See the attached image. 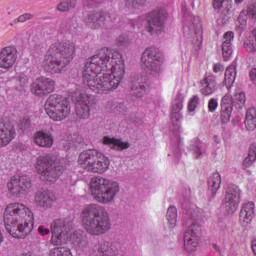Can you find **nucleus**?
Returning <instances> with one entry per match:
<instances>
[{"mask_svg": "<svg viewBox=\"0 0 256 256\" xmlns=\"http://www.w3.org/2000/svg\"><path fill=\"white\" fill-rule=\"evenodd\" d=\"M125 77V61L119 50L102 48L85 64L82 81L93 93L115 91Z\"/></svg>", "mask_w": 256, "mask_h": 256, "instance_id": "f257e3e1", "label": "nucleus"}, {"mask_svg": "<svg viewBox=\"0 0 256 256\" xmlns=\"http://www.w3.org/2000/svg\"><path fill=\"white\" fill-rule=\"evenodd\" d=\"M33 212L23 203H10L4 211L6 230L15 239H25L33 231Z\"/></svg>", "mask_w": 256, "mask_h": 256, "instance_id": "f03ea898", "label": "nucleus"}, {"mask_svg": "<svg viewBox=\"0 0 256 256\" xmlns=\"http://www.w3.org/2000/svg\"><path fill=\"white\" fill-rule=\"evenodd\" d=\"M82 225L92 237H99L111 231V217L109 212L98 204L86 206L81 213Z\"/></svg>", "mask_w": 256, "mask_h": 256, "instance_id": "7ed1b4c3", "label": "nucleus"}, {"mask_svg": "<svg viewBox=\"0 0 256 256\" xmlns=\"http://www.w3.org/2000/svg\"><path fill=\"white\" fill-rule=\"evenodd\" d=\"M76 46L73 42H58L52 44L43 61L47 73L55 75L61 73L73 59H75Z\"/></svg>", "mask_w": 256, "mask_h": 256, "instance_id": "20e7f679", "label": "nucleus"}, {"mask_svg": "<svg viewBox=\"0 0 256 256\" xmlns=\"http://www.w3.org/2000/svg\"><path fill=\"white\" fill-rule=\"evenodd\" d=\"M91 195L95 201L103 205H109L115 201V197L121 191L119 182L103 176H95L90 180Z\"/></svg>", "mask_w": 256, "mask_h": 256, "instance_id": "39448f33", "label": "nucleus"}, {"mask_svg": "<svg viewBox=\"0 0 256 256\" xmlns=\"http://www.w3.org/2000/svg\"><path fill=\"white\" fill-rule=\"evenodd\" d=\"M78 163L82 169L89 173L103 175L109 171L111 160L97 149H89L80 153Z\"/></svg>", "mask_w": 256, "mask_h": 256, "instance_id": "423d86ee", "label": "nucleus"}, {"mask_svg": "<svg viewBox=\"0 0 256 256\" xmlns=\"http://www.w3.org/2000/svg\"><path fill=\"white\" fill-rule=\"evenodd\" d=\"M36 171L40 175L42 181H48V183H55L63 172L65 167L55 160V157L51 154L40 155L36 160Z\"/></svg>", "mask_w": 256, "mask_h": 256, "instance_id": "0eeeda50", "label": "nucleus"}, {"mask_svg": "<svg viewBox=\"0 0 256 256\" xmlns=\"http://www.w3.org/2000/svg\"><path fill=\"white\" fill-rule=\"evenodd\" d=\"M45 109L52 121H63L71 113V102L59 94H53L46 100Z\"/></svg>", "mask_w": 256, "mask_h": 256, "instance_id": "6e6552de", "label": "nucleus"}, {"mask_svg": "<svg viewBox=\"0 0 256 256\" xmlns=\"http://www.w3.org/2000/svg\"><path fill=\"white\" fill-rule=\"evenodd\" d=\"M168 19L169 12H167L166 8L158 7L152 10L147 16V32L150 35H161V33H165Z\"/></svg>", "mask_w": 256, "mask_h": 256, "instance_id": "1a4fd4ad", "label": "nucleus"}, {"mask_svg": "<svg viewBox=\"0 0 256 256\" xmlns=\"http://www.w3.org/2000/svg\"><path fill=\"white\" fill-rule=\"evenodd\" d=\"M73 222L69 218L56 219L51 224V244L55 246L63 245L69 239V233Z\"/></svg>", "mask_w": 256, "mask_h": 256, "instance_id": "9d476101", "label": "nucleus"}, {"mask_svg": "<svg viewBox=\"0 0 256 256\" xmlns=\"http://www.w3.org/2000/svg\"><path fill=\"white\" fill-rule=\"evenodd\" d=\"M141 63L143 67L150 71L151 75H159L163 71L161 67L163 57H161L159 49L155 47H149L142 53Z\"/></svg>", "mask_w": 256, "mask_h": 256, "instance_id": "9b49d317", "label": "nucleus"}, {"mask_svg": "<svg viewBox=\"0 0 256 256\" xmlns=\"http://www.w3.org/2000/svg\"><path fill=\"white\" fill-rule=\"evenodd\" d=\"M72 101L75 102V111L78 119L87 120L91 117L93 97L79 90L72 93Z\"/></svg>", "mask_w": 256, "mask_h": 256, "instance_id": "f8f14e48", "label": "nucleus"}, {"mask_svg": "<svg viewBox=\"0 0 256 256\" xmlns=\"http://www.w3.org/2000/svg\"><path fill=\"white\" fill-rule=\"evenodd\" d=\"M201 243V225L193 222L184 233V250L187 253H195Z\"/></svg>", "mask_w": 256, "mask_h": 256, "instance_id": "ddd939ff", "label": "nucleus"}, {"mask_svg": "<svg viewBox=\"0 0 256 256\" xmlns=\"http://www.w3.org/2000/svg\"><path fill=\"white\" fill-rule=\"evenodd\" d=\"M111 14L105 10H92L89 11L84 19L85 25L92 29V31H97L106 27L109 23Z\"/></svg>", "mask_w": 256, "mask_h": 256, "instance_id": "4468645a", "label": "nucleus"}, {"mask_svg": "<svg viewBox=\"0 0 256 256\" xmlns=\"http://www.w3.org/2000/svg\"><path fill=\"white\" fill-rule=\"evenodd\" d=\"M8 191L14 197H21L31 189V178L26 175L13 176L7 183Z\"/></svg>", "mask_w": 256, "mask_h": 256, "instance_id": "2eb2a0df", "label": "nucleus"}, {"mask_svg": "<svg viewBox=\"0 0 256 256\" xmlns=\"http://www.w3.org/2000/svg\"><path fill=\"white\" fill-rule=\"evenodd\" d=\"M241 201V189L237 185H231L226 190V195L223 200V207L228 215L235 213L239 209Z\"/></svg>", "mask_w": 256, "mask_h": 256, "instance_id": "dca6fc26", "label": "nucleus"}, {"mask_svg": "<svg viewBox=\"0 0 256 256\" xmlns=\"http://www.w3.org/2000/svg\"><path fill=\"white\" fill-rule=\"evenodd\" d=\"M149 78L142 74H134L129 82V88L135 97H144L149 89Z\"/></svg>", "mask_w": 256, "mask_h": 256, "instance_id": "f3484780", "label": "nucleus"}, {"mask_svg": "<svg viewBox=\"0 0 256 256\" xmlns=\"http://www.w3.org/2000/svg\"><path fill=\"white\" fill-rule=\"evenodd\" d=\"M31 91L37 97H45L55 91V81L51 78L40 77L33 82Z\"/></svg>", "mask_w": 256, "mask_h": 256, "instance_id": "a211bd4d", "label": "nucleus"}, {"mask_svg": "<svg viewBox=\"0 0 256 256\" xmlns=\"http://www.w3.org/2000/svg\"><path fill=\"white\" fill-rule=\"evenodd\" d=\"M17 63V48L15 46H6L0 50V69L9 71Z\"/></svg>", "mask_w": 256, "mask_h": 256, "instance_id": "6ab92c4d", "label": "nucleus"}, {"mask_svg": "<svg viewBox=\"0 0 256 256\" xmlns=\"http://www.w3.org/2000/svg\"><path fill=\"white\" fill-rule=\"evenodd\" d=\"M183 94L178 93L176 99L172 102V125L176 129H181V121H183V115H181V109H183Z\"/></svg>", "mask_w": 256, "mask_h": 256, "instance_id": "aec40b11", "label": "nucleus"}, {"mask_svg": "<svg viewBox=\"0 0 256 256\" xmlns=\"http://www.w3.org/2000/svg\"><path fill=\"white\" fill-rule=\"evenodd\" d=\"M70 241L77 251L89 249V239L83 230H76L71 236Z\"/></svg>", "mask_w": 256, "mask_h": 256, "instance_id": "412c9836", "label": "nucleus"}, {"mask_svg": "<svg viewBox=\"0 0 256 256\" xmlns=\"http://www.w3.org/2000/svg\"><path fill=\"white\" fill-rule=\"evenodd\" d=\"M15 127L9 123L0 122V147H6L15 139Z\"/></svg>", "mask_w": 256, "mask_h": 256, "instance_id": "4be33fe9", "label": "nucleus"}, {"mask_svg": "<svg viewBox=\"0 0 256 256\" xmlns=\"http://www.w3.org/2000/svg\"><path fill=\"white\" fill-rule=\"evenodd\" d=\"M55 194L50 191L37 192L35 195V203L43 209H51L55 203Z\"/></svg>", "mask_w": 256, "mask_h": 256, "instance_id": "5701e85b", "label": "nucleus"}, {"mask_svg": "<svg viewBox=\"0 0 256 256\" xmlns=\"http://www.w3.org/2000/svg\"><path fill=\"white\" fill-rule=\"evenodd\" d=\"M221 115L222 123H229L231 121V113H233V106L231 105V94L226 93L221 100Z\"/></svg>", "mask_w": 256, "mask_h": 256, "instance_id": "b1692460", "label": "nucleus"}, {"mask_svg": "<svg viewBox=\"0 0 256 256\" xmlns=\"http://www.w3.org/2000/svg\"><path fill=\"white\" fill-rule=\"evenodd\" d=\"M233 39H235V34L233 32L229 31L224 34L222 42V55L224 61H229L233 55Z\"/></svg>", "mask_w": 256, "mask_h": 256, "instance_id": "393cba45", "label": "nucleus"}, {"mask_svg": "<svg viewBox=\"0 0 256 256\" xmlns=\"http://www.w3.org/2000/svg\"><path fill=\"white\" fill-rule=\"evenodd\" d=\"M255 217V203L248 202L243 204L240 211V223L242 225H249Z\"/></svg>", "mask_w": 256, "mask_h": 256, "instance_id": "a878e982", "label": "nucleus"}, {"mask_svg": "<svg viewBox=\"0 0 256 256\" xmlns=\"http://www.w3.org/2000/svg\"><path fill=\"white\" fill-rule=\"evenodd\" d=\"M34 143L38 145V147H44L46 149H49L53 147V135L49 132L45 131H38L34 134Z\"/></svg>", "mask_w": 256, "mask_h": 256, "instance_id": "bb28decb", "label": "nucleus"}, {"mask_svg": "<svg viewBox=\"0 0 256 256\" xmlns=\"http://www.w3.org/2000/svg\"><path fill=\"white\" fill-rule=\"evenodd\" d=\"M237 77V62H232L230 66L226 68L224 74V83L228 89L229 95H231V87H233V83H235V79Z\"/></svg>", "mask_w": 256, "mask_h": 256, "instance_id": "cd10ccee", "label": "nucleus"}, {"mask_svg": "<svg viewBox=\"0 0 256 256\" xmlns=\"http://www.w3.org/2000/svg\"><path fill=\"white\" fill-rule=\"evenodd\" d=\"M103 145H107L113 151H124V149H129L130 145L129 142H123L120 139L112 138L109 136H104L102 138Z\"/></svg>", "mask_w": 256, "mask_h": 256, "instance_id": "c85d7f7f", "label": "nucleus"}, {"mask_svg": "<svg viewBox=\"0 0 256 256\" xmlns=\"http://www.w3.org/2000/svg\"><path fill=\"white\" fill-rule=\"evenodd\" d=\"M90 256H115V249H113L111 242L103 241L96 250L92 249Z\"/></svg>", "mask_w": 256, "mask_h": 256, "instance_id": "c756f323", "label": "nucleus"}, {"mask_svg": "<svg viewBox=\"0 0 256 256\" xmlns=\"http://www.w3.org/2000/svg\"><path fill=\"white\" fill-rule=\"evenodd\" d=\"M217 89V80L215 79L214 75L207 76L204 78L201 86V93L202 95L209 96L213 95Z\"/></svg>", "mask_w": 256, "mask_h": 256, "instance_id": "7c9ffc66", "label": "nucleus"}, {"mask_svg": "<svg viewBox=\"0 0 256 256\" xmlns=\"http://www.w3.org/2000/svg\"><path fill=\"white\" fill-rule=\"evenodd\" d=\"M192 24L190 26V31L192 35H195V43L199 45L203 41V30L201 29V20L199 17L191 16Z\"/></svg>", "mask_w": 256, "mask_h": 256, "instance_id": "2f4dec72", "label": "nucleus"}, {"mask_svg": "<svg viewBox=\"0 0 256 256\" xmlns=\"http://www.w3.org/2000/svg\"><path fill=\"white\" fill-rule=\"evenodd\" d=\"M208 189L210 193H212V197H215L219 189H221V174H219V172H215L210 176Z\"/></svg>", "mask_w": 256, "mask_h": 256, "instance_id": "473e14b6", "label": "nucleus"}, {"mask_svg": "<svg viewBox=\"0 0 256 256\" xmlns=\"http://www.w3.org/2000/svg\"><path fill=\"white\" fill-rule=\"evenodd\" d=\"M247 101V98L245 97V93L239 89H236L235 92H233V95H231V106L233 109L236 107V109H243L245 107V103Z\"/></svg>", "mask_w": 256, "mask_h": 256, "instance_id": "72a5a7b5", "label": "nucleus"}, {"mask_svg": "<svg viewBox=\"0 0 256 256\" xmlns=\"http://www.w3.org/2000/svg\"><path fill=\"white\" fill-rule=\"evenodd\" d=\"M190 151L194 159H201V156L207 151V146L203 142L196 140L191 143Z\"/></svg>", "mask_w": 256, "mask_h": 256, "instance_id": "f704fd0d", "label": "nucleus"}, {"mask_svg": "<svg viewBox=\"0 0 256 256\" xmlns=\"http://www.w3.org/2000/svg\"><path fill=\"white\" fill-rule=\"evenodd\" d=\"M213 8L219 9L224 15V17H227L229 15V11H231V8L233 7V3L229 0H212Z\"/></svg>", "mask_w": 256, "mask_h": 256, "instance_id": "c9c22d12", "label": "nucleus"}, {"mask_svg": "<svg viewBox=\"0 0 256 256\" xmlns=\"http://www.w3.org/2000/svg\"><path fill=\"white\" fill-rule=\"evenodd\" d=\"M245 127L248 131H255L256 129V109L250 108L246 111Z\"/></svg>", "mask_w": 256, "mask_h": 256, "instance_id": "e433bc0d", "label": "nucleus"}, {"mask_svg": "<svg viewBox=\"0 0 256 256\" xmlns=\"http://www.w3.org/2000/svg\"><path fill=\"white\" fill-rule=\"evenodd\" d=\"M256 161V144H252L250 146L248 156L244 159L242 167L243 169H249V167H253V163Z\"/></svg>", "mask_w": 256, "mask_h": 256, "instance_id": "4c0bfd02", "label": "nucleus"}, {"mask_svg": "<svg viewBox=\"0 0 256 256\" xmlns=\"http://www.w3.org/2000/svg\"><path fill=\"white\" fill-rule=\"evenodd\" d=\"M77 7V0H62L56 7L57 11L60 13H67V11H71V9H75Z\"/></svg>", "mask_w": 256, "mask_h": 256, "instance_id": "58836bf2", "label": "nucleus"}, {"mask_svg": "<svg viewBox=\"0 0 256 256\" xmlns=\"http://www.w3.org/2000/svg\"><path fill=\"white\" fill-rule=\"evenodd\" d=\"M126 9L130 11H137V9H141V7L145 6L147 0H124Z\"/></svg>", "mask_w": 256, "mask_h": 256, "instance_id": "ea45409f", "label": "nucleus"}, {"mask_svg": "<svg viewBox=\"0 0 256 256\" xmlns=\"http://www.w3.org/2000/svg\"><path fill=\"white\" fill-rule=\"evenodd\" d=\"M166 217L170 228L173 229V227L177 225V208L175 206H170L167 210Z\"/></svg>", "mask_w": 256, "mask_h": 256, "instance_id": "a19ab883", "label": "nucleus"}, {"mask_svg": "<svg viewBox=\"0 0 256 256\" xmlns=\"http://www.w3.org/2000/svg\"><path fill=\"white\" fill-rule=\"evenodd\" d=\"M243 15H247L248 19H251L252 21H256V5L250 4L247 8V11L244 10L240 13L239 19H241Z\"/></svg>", "mask_w": 256, "mask_h": 256, "instance_id": "79ce46f5", "label": "nucleus"}, {"mask_svg": "<svg viewBox=\"0 0 256 256\" xmlns=\"http://www.w3.org/2000/svg\"><path fill=\"white\" fill-rule=\"evenodd\" d=\"M118 47H129L131 45V39L127 34H122L116 39Z\"/></svg>", "mask_w": 256, "mask_h": 256, "instance_id": "37998d69", "label": "nucleus"}, {"mask_svg": "<svg viewBox=\"0 0 256 256\" xmlns=\"http://www.w3.org/2000/svg\"><path fill=\"white\" fill-rule=\"evenodd\" d=\"M16 83L20 85L19 89H25L29 85V77L25 73H21L16 77Z\"/></svg>", "mask_w": 256, "mask_h": 256, "instance_id": "c03bdc74", "label": "nucleus"}, {"mask_svg": "<svg viewBox=\"0 0 256 256\" xmlns=\"http://www.w3.org/2000/svg\"><path fill=\"white\" fill-rule=\"evenodd\" d=\"M244 48L248 53H256V40L254 38L247 39L244 42Z\"/></svg>", "mask_w": 256, "mask_h": 256, "instance_id": "a18cd8bd", "label": "nucleus"}, {"mask_svg": "<svg viewBox=\"0 0 256 256\" xmlns=\"http://www.w3.org/2000/svg\"><path fill=\"white\" fill-rule=\"evenodd\" d=\"M197 105H199V96L194 95L188 103V111L192 113V111H195L197 109Z\"/></svg>", "mask_w": 256, "mask_h": 256, "instance_id": "49530a36", "label": "nucleus"}, {"mask_svg": "<svg viewBox=\"0 0 256 256\" xmlns=\"http://www.w3.org/2000/svg\"><path fill=\"white\" fill-rule=\"evenodd\" d=\"M217 107H219V102H217V99H210L208 102V110L210 111V113H215Z\"/></svg>", "mask_w": 256, "mask_h": 256, "instance_id": "de8ad7c7", "label": "nucleus"}, {"mask_svg": "<svg viewBox=\"0 0 256 256\" xmlns=\"http://www.w3.org/2000/svg\"><path fill=\"white\" fill-rule=\"evenodd\" d=\"M19 128L22 131H27V129H31V120L29 118L22 119Z\"/></svg>", "mask_w": 256, "mask_h": 256, "instance_id": "09e8293b", "label": "nucleus"}, {"mask_svg": "<svg viewBox=\"0 0 256 256\" xmlns=\"http://www.w3.org/2000/svg\"><path fill=\"white\" fill-rule=\"evenodd\" d=\"M212 69L214 73H223V71H225V66L221 63H216L213 65Z\"/></svg>", "mask_w": 256, "mask_h": 256, "instance_id": "8fccbe9b", "label": "nucleus"}, {"mask_svg": "<svg viewBox=\"0 0 256 256\" xmlns=\"http://www.w3.org/2000/svg\"><path fill=\"white\" fill-rule=\"evenodd\" d=\"M38 233H40V235H42V237H45V235H49V233H51V230H49V228H47L45 226H39Z\"/></svg>", "mask_w": 256, "mask_h": 256, "instance_id": "3c124183", "label": "nucleus"}, {"mask_svg": "<svg viewBox=\"0 0 256 256\" xmlns=\"http://www.w3.org/2000/svg\"><path fill=\"white\" fill-rule=\"evenodd\" d=\"M249 75L251 81L256 85V68H252Z\"/></svg>", "mask_w": 256, "mask_h": 256, "instance_id": "603ef678", "label": "nucleus"}, {"mask_svg": "<svg viewBox=\"0 0 256 256\" xmlns=\"http://www.w3.org/2000/svg\"><path fill=\"white\" fill-rule=\"evenodd\" d=\"M29 19V14H24L18 17V22L19 23H25Z\"/></svg>", "mask_w": 256, "mask_h": 256, "instance_id": "864d4df0", "label": "nucleus"}, {"mask_svg": "<svg viewBox=\"0 0 256 256\" xmlns=\"http://www.w3.org/2000/svg\"><path fill=\"white\" fill-rule=\"evenodd\" d=\"M251 249L254 255L256 256V239L251 241Z\"/></svg>", "mask_w": 256, "mask_h": 256, "instance_id": "5fc2aeb1", "label": "nucleus"}, {"mask_svg": "<svg viewBox=\"0 0 256 256\" xmlns=\"http://www.w3.org/2000/svg\"><path fill=\"white\" fill-rule=\"evenodd\" d=\"M176 141H177L178 147H181V143H182L181 136H176Z\"/></svg>", "mask_w": 256, "mask_h": 256, "instance_id": "6e6d98bb", "label": "nucleus"}, {"mask_svg": "<svg viewBox=\"0 0 256 256\" xmlns=\"http://www.w3.org/2000/svg\"><path fill=\"white\" fill-rule=\"evenodd\" d=\"M174 155H175L176 161H179V159H181V152H176Z\"/></svg>", "mask_w": 256, "mask_h": 256, "instance_id": "4d7b16f0", "label": "nucleus"}, {"mask_svg": "<svg viewBox=\"0 0 256 256\" xmlns=\"http://www.w3.org/2000/svg\"><path fill=\"white\" fill-rule=\"evenodd\" d=\"M245 0H234V2L236 3V5H239L240 3H243Z\"/></svg>", "mask_w": 256, "mask_h": 256, "instance_id": "13d9d810", "label": "nucleus"}, {"mask_svg": "<svg viewBox=\"0 0 256 256\" xmlns=\"http://www.w3.org/2000/svg\"><path fill=\"white\" fill-rule=\"evenodd\" d=\"M214 141H215L216 143H221V139H219L217 136L214 137Z\"/></svg>", "mask_w": 256, "mask_h": 256, "instance_id": "bf43d9fd", "label": "nucleus"}, {"mask_svg": "<svg viewBox=\"0 0 256 256\" xmlns=\"http://www.w3.org/2000/svg\"><path fill=\"white\" fill-rule=\"evenodd\" d=\"M245 23H247V21L244 19V25H245Z\"/></svg>", "mask_w": 256, "mask_h": 256, "instance_id": "052dcab7", "label": "nucleus"}]
</instances>
